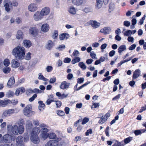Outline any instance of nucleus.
<instances>
[{
	"label": "nucleus",
	"instance_id": "60",
	"mask_svg": "<svg viewBox=\"0 0 146 146\" xmlns=\"http://www.w3.org/2000/svg\"><path fill=\"white\" fill-rule=\"evenodd\" d=\"M92 133V130L91 129H88L86 131L85 133L86 136H88L89 134H91Z\"/></svg>",
	"mask_w": 146,
	"mask_h": 146
},
{
	"label": "nucleus",
	"instance_id": "11",
	"mask_svg": "<svg viewBox=\"0 0 146 146\" xmlns=\"http://www.w3.org/2000/svg\"><path fill=\"white\" fill-rule=\"evenodd\" d=\"M89 23L93 28L94 29L98 28L100 26V23L96 21L90 20Z\"/></svg>",
	"mask_w": 146,
	"mask_h": 146
},
{
	"label": "nucleus",
	"instance_id": "29",
	"mask_svg": "<svg viewBox=\"0 0 146 146\" xmlns=\"http://www.w3.org/2000/svg\"><path fill=\"white\" fill-rule=\"evenodd\" d=\"M126 46L125 45H121L118 48V52L119 54H121L123 51L126 49Z\"/></svg>",
	"mask_w": 146,
	"mask_h": 146
},
{
	"label": "nucleus",
	"instance_id": "26",
	"mask_svg": "<svg viewBox=\"0 0 146 146\" xmlns=\"http://www.w3.org/2000/svg\"><path fill=\"white\" fill-rule=\"evenodd\" d=\"M96 8L97 9L100 8L102 5L103 2L102 0H96Z\"/></svg>",
	"mask_w": 146,
	"mask_h": 146
},
{
	"label": "nucleus",
	"instance_id": "43",
	"mask_svg": "<svg viewBox=\"0 0 146 146\" xmlns=\"http://www.w3.org/2000/svg\"><path fill=\"white\" fill-rule=\"evenodd\" d=\"M41 136L44 139H45L48 137V133H42Z\"/></svg>",
	"mask_w": 146,
	"mask_h": 146
},
{
	"label": "nucleus",
	"instance_id": "39",
	"mask_svg": "<svg viewBox=\"0 0 146 146\" xmlns=\"http://www.w3.org/2000/svg\"><path fill=\"white\" fill-rule=\"evenodd\" d=\"M11 71L10 68L7 66L5 67L3 69V72L5 74L9 73Z\"/></svg>",
	"mask_w": 146,
	"mask_h": 146
},
{
	"label": "nucleus",
	"instance_id": "56",
	"mask_svg": "<svg viewBox=\"0 0 146 146\" xmlns=\"http://www.w3.org/2000/svg\"><path fill=\"white\" fill-rule=\"evenodd\" d=\"M56 104L57 108H59L61 105V102L60 101H56Z\"/></svg>",
	"mask_w": 146,
	"mask_h": 146
},
{
	"label": "nucleus",
	"instance_id": "37",
	"mask_svg": "<svg viewBox=\"0 0 146 146\" xmlns=\"http://www.w3.org/2000/svg\"><path fill=\"white\" fill-rule=\"evenodd\" d=\"M133 137H129L124 140V141L125 144H126L129 143L133 139Z\"/></svg>",
	"mask_w": 146,
	"mask_h": 146
},
{
	"label": "nucleus",
	"instance_id": "48",
	"mask_svg": "<svg viewBox=\"0 0 146 146\" xmlns=\"http://www.w3.org/2000/svg\"><path fill=\"white\" fill-rule=\"evenodd\" d=\"M109 127L108 126L106 128L105 130V133L106 135L108 137L110 136L109 133Z\"/></svg>",
	"mask_w": 146,
	"mask_h": 146
},
{
	"label": "nucleus",
	"instance_id": "12",
	"mask_svg": "<svg viewBox=\"0 0 146 146\" xmlns=\"http://www.w3.org/2000/svg\"><path fill=\"white\" fill-rule=\"evenodd\" d=\"M38 6L34 3H32L29 4L28 6V10L31 12H34L38 9Z\"/></svg>",
	"mask_w": 146,
	"mask_h": 146
},
{
	"label": "nucleus",
	"instance_id": "40",
	"mask_svg": "<svg viewBox=\"0 0 146 146\" xmlns=\"http://www.w3.org/2000/svg\"><path fill=\"white\" fill-rule=\"evenodd\" d=\"M66 48L64 44H61L59 45L58 47L56 48V49L59 50H63Z\"/></svg>",
	"mask_w": 146,
	"mask_h": 146
},
{
	"label": "nucleus",
	"instance_id": "59",
	"mask_svg": "<svg viewBox=\"0 0 146 146\" xmlns=\"http://www.w3.org/2000/svg\"><path fill=\"white\" fill-rule=\"evenodd\" d=\"M124 144L121 143V142H118L117 141V143L113 144L112 146H123Z\"/></svg>",
	"mask_w": 146,
	"mask_h": 146
},
{
	"label": "nucleus",
	"instance_id": "14",
	"mask_svg": "<svg viewBox=\"0 0 146 146\" xmlns=\"http://www.w3.org/2000/svg\"><path fill=\"white\" fill-rule=\"evenodd\" d=\"M16 141L17 143L15 146H24L23 142V138L21 136H19L17 137Z\"/></svg>",
	"mask_w": 146,
	"mask_h": 146
},
{
	"label": "nucleus",
	"instance_id": "19",
	"mask_svg": "<svg viewBox=\"0 0 146 146\" xmlns=\"http://www.w3.org/2000/svg\"><path fill=\"white\" fill-rule=\"evenodd\" d=\"M11 64L12 67L13 68H16L20 66V63L16 60V59H13L12 60Z\"/></svg>",
	"mask_w": 146,
	"mask_h": 146
},
{
	"label": "nucleus",
	"instance_id": "8",
	"mask_svg": "<svg viewBox=\"0 0 146 146\" xmlns=\"http://www.w3.org/2000/svg\"><path fill=\"white\" fill-rule=\"evenodd\" d=\"M3 3L5 11L7 12H9L12 8L11 1L9 0H5Z\"/></svg>",
	"mask_w": 146,
	"mask_h": 146
},
{
	"label": "nucleus",
	"instance_id": "6",
	"mask_svg": "<svg viewBox=\"0 0 146 146\" xmlns=\"http://www.w3.org/2000/svg\"><path fill=\"white\" fill-rule=\"evenodd\" d=\"M15 113V110L13 109H10L6 110L3 113L2 117L5 118L9 116H10L12 114Z\"/></svg>",
	"mask_w": 146,
	"mask_h": 146
},
{
	"label": "nucleus",
	"instance_id": "1",
	"mask_svg": "<svg viewBox=\"0 0 146 146\" xmlns=\"http://www.w3.org/2000/svg\"><path fill=\"white\" fill-rule=\"evenodd\" d=\"M12 54L17 59L22 60L24 58L25 59L29 60L31 58V53L28 52L25 55V50L23 46H17L14 48L12 51Z\"/></svg>",
	"mask_w": 146,
	"mask_h": 146
},
{
	"label": "nucleus",
	"instance_id": "51",
	"mask_svg": "<svg viewBox=\"0 0 146 146\" xmlns=\"http://www.w3.org/2000/svg\"><path fill=\"white\" fill-rule=\"evenodd\" d=\"M37 96V95L36 94H34L31 98L29 99V101L30 102L33 101Z\"/></svg>",
	"mask_w": 146,
	"mask_h": 146
},
{
	"label": "nucleus",
	"instance_id": "15",
	"mask_svg": "<svg viewBox=\"0 0 146 146\" xmlns=\"http://www.w3.org/2000/svg\"><path fill=\"white\" fill-rule=\"evenodd\" d=\"M58 143L55 140H52L48 141L45 146H58Z\"/></svg>",
	"mask_w": 146,
	"mask_h": 146
},
{
	"label": "nucleus",
	"instance_id": "5",
	"mask_svg": "<svg viewBox=\"0 0 146 146\" xmlns=\"http://www.w3.org/2000/svg\"><path fill=\"white\" fill-rule=\"evenodd\" d=\"M43 17L40 12V11H38L35 12L33 16V18L35 21H38L41 20Z\"/></svg>",
	"mask_w": 146,
	"mask_h": 146
},
{
	"label": "nucleus",
	"instance_id": "22",
	"mask_svg": "<svg viewBox=\"0 0 146 146\" xmlns=\"http://www.w3.org/2000/svg\"><path fill=\"white\" fill-rule=\"evenodd\" d=\"M56 95L58 97V98L60 100H62L66 98L68 95V94H61L60 92H57L56 94Z\"/></svg>",
	"mask_w": 146,
	"mask_h": 146
},
{
	"label": "nucleus",
	"instance_id": "32",
	"mask_svg": "<svg viewBox=\"0 0 146 146\" xmlns=\"http://www.w3.org/2000/svg\"><path fill=\"white\" fill-rule=\"evenodd\" d=\"M26 125V128L28 129L32 128L33 127L32 122L30 120H28L27 121Z\"/></svg>",
	"mask_w": 146,
	"mask_h": 146
},
{
	"label": "nucleus",
	"instance_id": "33",
	"mask_svg": "<svg viewBox=\"0 0 146 146\" xmlns=\"http://www.w3.org/2000/svg\"><path fill=\"white\" fill-rule=\"evenodd\" d=\"M15 81L14 78L13 77H11L8 80L7 85L10 87L12 85L14 84Z\"/></svg>",
	"mask_w": 146,
	"mask_h": 146
},
{
	"label": "nucleus",
	"instance_id": "50",
	"mask_svg": "<svg viewBox=\"0 0 146 146\" xmlns=\"http://www.w3.org/2000/svg\"><path fill=\"white\" fill-rule=\"evenodd\" d=\"M57 113L59 115L63 116L65 115V113L63 111L58 110L57 111Z\"/></svg>",
	"mask_w": 146,
	"mask_h": 146
},
{
	"label": "nucleus",
	"instance_id": "34",
	"mask_svg": "<svg viewBox=\"0 0 146 146\" xmlns=\"http://www.w3.org/2000/svg\"><path fill=\"white\" fill-rule=\"evenodd\" d=\"M6 95L7 98L12 97L14 95V93L13 91L9 90L6 93Z\"/></svg>",
	"mask_w": 146,
	"mask_h": 146
},
{
	"label": "nucleus",
	"instance_id": "18",
	"mask_svg": "<svg viewBox=\"0 0 146 146\" xmlns=\"http://www.w3.org/2000/svg\"><path fill=\"white\" fill-rule=\"evenodd\" d=\"M141 71L139 69H137L133 72V80L137 78L140 76Z\"/></svg>",
	"mask_w": 146,
	"mask_h": 146
},
{
	"label": "nucleus",
	"instance_id": "13",
	"mask_svg": "<svg viewBox=\"0 0 146 146\" xmlns=\"http://www.w3.org/2000/svg\"><path fill=\"white\" fill-rule=\"evenodd\" d=\"M50 8L48 7H45L43 8L40 12L43 17L44 16L48 15L50 13Z\"/></svg>",
	"mask_w": 146,
	"mask_h": 146
},
{
	"label": "nucleus",
	"instance_id": "2",
	"mask_svg": "<svg viewBox=\"0 0 146 146\" xmlns=\"http://www.w3.org/2000/svg\"><path fill=\"white\" fill-rule=\"evenodd\" d=\"M7 127L8 133L11 135H17L18 133L21 134L24 131L23 126L18 122H17L13 125H8Z\"/></svg>",
	"mask_w": 146,
	"mask_h": 146
},
{
	"label": "nucleus",
	"instance_id": "31",
	"mask_svg": "<svg viewBox=\"0 0 146 146\" xmlns=\"http://www.w3.org/2000/svg\"><path fill=\"white\" fill-rule=\"evenodd\" d=\"M68 11L72 15H75L76 13V9L73 6L70 7Z\"/></svg>",
	"mask_w": 146,
	"mask_h": 146
},
{
	"label": "nucleus",
	"instance_id": "42",
	"mask_svg": "<svg viewBox=\"0 0 146 146\" xmlns=\"http://www.w3.org/2000/svg\"><path fill=\"white\" fill-rule=\"evenodd\" d=\"M10 63L9 60L8 59H5L4 61V64L5 66H8Z\"/></svg>",
	"mask_w": 146,
	"mask_h": 146
},
{
	"label": "nucleus",
	"instance_id": "20",
	"mask_svg": "<svg viewBox=\"0 0 146 146\" xmlns=\"http://www.w3.org/2000/svg\"><path fill=\"white\" fill-rule=\"evenodd\" d=\"M49 29V25L47 23L43 24L41 27V30L42 31L46 33L48 32Z\"/></svg>",
	"mask_w": 146,
	"mask_h": 146
},
{
	"label": "nucleus",
	"instance_id": "17",
	"mask_svg": "<svg viewBox=\"0 0 146 146\" xmlns=\"http://www.w3.org/2000/svg\"><path fill=\"white\" fill-rule=\"evenodd\" d=\"M111 31V29L110 27H106L101 29L100 32L103 33L104 34L107 35L109 34Z\"/></svg>",
	"mask_w": 146,
	"mask_h": 146
},
{
	"label": "nucleus",
	"instance_id": "45",
	"mask_svg": "<svg viewBox=\"0 0 146 146\" xmlns=\"http://www.w3.org/2000/svg\"><path fill=\"white\" fill-rule=\"evenodd\" d=\"M124 36H129L131 35V31L130 30H128L126 31L124 33Z\"/></svg>",
	"mask_w": 146,
	"mask_h": 146
},
{
	"label": "nucleus",
	"instance_id": "10",
	"mask_svg": "<svg viewBox=\"0 0 146 146\" xmlns=\"http://www.w3.org/2000/svg\"><path fill=\"white\" fill-rule=\"evenodd\" d=\"M30 34L33 37H35L37 35L38 29L35 27H31L29 29Z\"/></svg>",
	"mask_w": 146,
	"mask_h": 146
},
{
	"label": "nucleus",
	"instance_id": "57",
	"mask_svg": "<svg viewBox=\"0 0 146 146\" xmlns=\"http://www.w3.org/2000/svg\"><path fill=\"white\" fill-rule=\"evenodd\" d=\"M47 127L42 128L41 129L42 130V133H47L48 131V130L47 128Z\"/></svg>",
	"mask_w": 146,
	"mask_h": 146
},
{
	"label": "nucleus",
	"instance_id": "46",
	"mask_svg": "<svg viewBox=\"0 0 146 146\" xmlns=\"http://www.w3.org/2000/svg\"><path fill=\"white\" fill-rule=\"evenodd\" d=\"M77 80L78 83L81 84L83 82L84 79L83 78H80L77 79Z\"/></svg>",
	"mask_w": 146,
	"mask_h": 146
},
{
	"label": "nucleus",
	"instance_id": "9",
	"mask_svg": "<svg viewBox=\"0 0 146 146\" xmlns=\"http://www.w3.org/2000/svg\"><path fill=\"white\" fill-rule=\"evenodd\" d=\"M11 104V100L8 99L0 100V107H5Z\"/></svg>",
	"mask_w": 146,
	"mask_h": 146
},
{
	"label": "nucleus",
	"instance_id": "36",
	"mask_svg": "<svg viewBox=\"0 0 146 146\" xmlns=\"http://www.w3.org/2000/svg\"><path fill=\"white\" fill-rule=\"evenodd\" d=\"M38 78L39 80L46 81H48V79L45 78L41 73H39L38 74Z\"/></svg>",
	"mask_w": 146,
	"mask_h": 146
},
{
	"label": "nucleus",
	"instance_id": "55",
	"mask_svg": "<svg viewBox=\"0 0 146 146\" xmlns=\"http://www.w3.org/2000/svg\"><path fill=\"white\" fill-rule=\"evenodd\" d=\"M46 70L47 72H50L53 70V68L51 66H48L46 67Z\"/></svg>",
	"mask_w": 146,
	"mask_h": 146
},
{
	"label": "nucleus",
	"instance_id": "30",
	"mask_svg": "<svg viewBox=\"0 0 146 146\" xmlns=\"http://www.w3.org/2000/svg\"><path fill=\"white\" fill-rule=\"evenodd\" d=\"M38 104H39L38 109L40 111H42L45 108V105L41 101L38 102Z\"/></svg>",
	"mask_w": 146,
	"mask_h": 146
},
{
	"label": "nucleus",
	"instance_id": "7",
	"mask_svg": "<svg viewBox=\"0 0 146 146\" xmlns=\"http://www.w3.org/2000/svg\"><path fill=\"white\" fill-rule=\"evenodd\" d=\"M11 141V136L8 134H6L4 135L3 137V140L0 141L1 143H10Z\"/></svg>",
	"mask_w": 146,
	"mask_h": 146
},
{
	"label": "nucleus",
	"instance_id": "61",
	"mask_svg": "<svg viewBox=\"0 0 146 146\" xmlns=\"http://www.w3.org/2000/svg\"><path fill=\"white\" fill-rule=\"evenodd\" d=\"M15 21L17 24H19L22 22V19L21 18L17 17L15 19Z\"/></svg>",
	"mask_w": 146,
	"mask_h": 146
},
{
	"label": "nucleus",
	"instance_id": "64",
	"mask_svg": "<svg viewBox=\"0 0 146 146\" xmlns=\"http://www.w3.org/2000/svg\"><path fill=\"white\" fill-rule=\"evenodd\" d=\"M130 81L129 83V85L131 86V87H133L134 86V85L135 84V82L133 80Z\"/></svg>",
	"mask_w": 146,
	"mask_h": 146
},
{
	"label": "nucleus",
	"instance_id": "62",
	"mask_svg": "<svg viewBox=\"0 0 146 146\" xmlns=\"http://www.w3.org/2000/svg\"><path fill=\"white\" fill-rule=\"evenodd\" d=\"M84 11L86 13H88L91 11L90 8L88 7H86L84 9Z\"/></svg>",
	"mask_w": 146,
	"mask_h": 146
},
{
	"label": "nucleus",
	"instance_id": "21",
	"mask_svg": "<svg viewBox=\"0 0 146 146\" xmlns=\"http://www.w3.org/2000/svg\"><path fill=\"white\" fill-rule=\"evenodd\" d=\"M54 45L53 42L51 40H48L46 43V48L48 50H50Z\"/></svg>",
	"mask_w": 146,
	"mask_h": 146
},
{
	"label": "nucleus",
	"instance_id": "41",
	"mask_svg": "<svg viewBox=\"0 0 146 146\" xmlns=\"http://www.w3.org/2000/svg\"><path fill=\"white\" fill-rule=\"evenodd\" d=\"M48 137L50 139H55L56 137V135L54 133H50L48 134Z\"/></svg>",
	"mask_w": 146,
	"mask_h": 146
},
{
	"label": "nucleus",
	"instance_id": "25",
	"mask_svg": "<svg viewBox=\"0 0 146 146\" xmlns=\"http://www.w3.org/2000/svg\"><path fill=\"white\" fill-rule=\"evenodd\" d=\"M24 36L23 32L21 30L18 31L16 35V38L18 39H23Z\"/></svg>",
	"mask_w": 146,
	"mask_h": 146
},
{
	"label": "nucleus",
	"instance_id": "38",
	"mask_svg": "<svg viewBox=\"0 0 146 146\" xmlns=\"http://www.w3.org/2000/svg\"><path fill=\"white\" fill-rule=\"evenodd\" d=\"M78 66L83 70H85L86 66L83 62H80L78 64Z\"/></svg>",
	"mask_w": 146,
	"mask_h": 146
},
{
	"label": "nucleus",
	"instance_id": "23",
	"mask_svg": "<svg viewBox=\"0 0 146 146\" xmlns=\"http://www.w3.org/2000/svg\"><path fill=\"white\" fill-rule=\"evenodd\" d=\"M23 44L24 46L28 48L31 46L32 43L30 40H23Z\"/></svg>",
	"mask_w": 146,
	"mask_h": 146
},
{
	"label": "nucleus",
	"instance_id": "49",
	"mask_svg": "<svg viewBox=\"0 0 146 146\" xmlns=\"http://www.w3.org/2000/svg\"><path fill=\"white\" fill-rule=\"evenodd\" d=\"M58 35V31L56 30H55L54 31V34L52 35V37L53 38H55L57 37Z\"/></svg>",
	"mask_w": 146,
	"mask_h": 146
},
{
	"label": "nucleus",
	"instance_id": "24",
	"mask_svg": "<svg viewBox=\"0 0 146 146\" xmlns=\"http://www.w3.org/2000/svg\"><path fill=\"white\" fill-rule=\"evenodd\" d=\"M85 0H72V3L75 5L78 6L82 5Z\"/></svg>",
	"mask_w": 146,
	"mask_h": 146
},
{
	"label": "nucleus",
	"instance_id": "63",
	"mask_svg": "<svg viewBox=\"0 0 146 146\" xmlns=\"http://www.w3.org/2000/svg\"><path fill=\"white\" fill-rule=\"evenodd\" d=\"M26 93L27 95H29L30 94L33 93V90L31 89H29L27 91Z\"/></svg>",
	"mask_w": 146,
	"mask_h": 146
},
{
	"label": "nucleus",
	"instance_id": "35",
	"mask_svg": "<svg viewBox=\"0 0 146 146\" xmlns=\"http://www.w3.org/2000/svg\"><path fill=\"white\" fill-rule=\"evenodd\" d=\"M80 60V57H77L74 58L72 61L71 63L72 64H74L75 63L79 62Z\"/></svg>",
	"mask_w": 146,
	"mask_h": 146
},
{
	"label": "nucleus",
	"instance_id": "4",
	"mask_svg": "<svg viewBox=\"0 0 146 146\" xmlns=\"http://www.w3.org/2000/svg\"><path fill=\"white\" fill-rule=\"evenodd\" d=\"M32 106L31 105H28L24 109L23 113L25 116L29 117L31 115L30 113L31 112H34L32 111Z\"/></svg>",
	"mask_w": 146,
	"mask_h": 146
},
{
	"label": "nucleus",
	"instance_id": "54",
	"mask_svg": "<svg viewBox=\"0 0 146 146\" xmlns=\"http://www.w3.org/2000/svg\"><path fill=\"white\" fill-rule=\"evenodd\" d=\"M56 78L55 77H53L50 79L49 83L50 84H53L56 82Z\"/></svg>",
	"mask_w": 146,
	"mask_h": 146
},
{
	"label": "nucleus",
	"instance_id": "44",
	"mask_svg": "<svg viewBox=\"0 0 146 146\" xmlns=\"http://www.w3.org/2000/svg\"><path fill=\"white\" fill-rule=\"evenodd\" d=\"M90 55L92 58L95 59H97V58L96 57V55L94 51L91 52Z\"/></svg>",
	"mask_w": 146,
	"mask_h": 146
},
{
	"label": "nucleus",
	"instance_id": "53",
	"mask_svg": "<svg viewBox=\"0 0 146 146\" xmlns=\"http://www.w3.org/2000/svg\"><path fill=\"white\" fill-rule=\"evenodd\" d=\"M71 59L70 58L66 57L65 58L64 60V62L65 63H69L71 61Z\"/></svg>",
	"mask_w": 146,
	"mask_h": 146
},
{
	"label": "nucleus",
	"instance_id": "52",
	"mask_svg": "<svg viewBox=\"0 0 146 146\" xmlns=\"http://www.w3.org/2000/svg\"><path fill=\"white\" fill-rule=\"evenodd\" d=\"M130 24V22L127 21H125L123 22V25L127 27H129Z\"/></svg>",
	"mask_w": 146,
	"mask_h": 146
},
{
	"label": "nucleus",
	"instance_id": "3",
	"mask_svg": "<svg viewBox=\"0 0 146 146\" xmlns=\"http://www.w3.org/2000/svg\"><path fill=\"white\" fill-rule=\"evenodd\" d=\"M40 129L39 127H34L30 134V139L35 144L39 143L40 140L38 139V134L40 133Z\"/></svg>",
	"mask_w": 146,
	"mask_h": 146
},
{
	"label": "nucleus",
	"instance_id": "47",
	"mask_svg": "<svg viewBox=\"0 0 146 146\" xmlns=\"http://www.w3.org/2000/svg\"><path fill=\"white\" fill-rule=\"evenodd\" d=\"M89 120V118L87 117H84L82 122V125H84L86 124L87 122H88Z\"/></svg>",
	"mask_w": 146,
	"mask_h": 146
},
{
	"label": "nucleus",
	"instance_id": "28",
	"mask_svg": "<svg viewBox=\"0 0 146 146\" xmlns=\"http://www.w3.org/2000/svg\"><path fill=\"white\" fill-rule=\"evenodd\" d=\"M69 37V35L65 33L61 34L59 35L60 39L61 40H63L65 38L66 39L68 38Z\"/></svg>",
	"mask_w": 146,
	"mask_h": 146
},
{
	"label": "nucleus",
	"instance_id": "58",
	"mask_svg": "<svg viewBox=\"0 0 146 146\" xmlns=\"http://www.w3.org/2000/svg\"><path fill=\"white\" fill-rule=\"evenodd\" d=\"M79 54V52L76 50H74L73 54V55L74 56H77Z\"/></svg>",
	"mask_w": 146,
	"mask_h": 146
},
{
	"label": "nucleus",
	"instance_id": "27",
	"mask_svg": "<svg viewBox=\"0 0 146 146\" xmlns=\"http://www.w3.org/2000/svg\"><path fill=\"white\" fill-rule=\"evenodd\" d=\"M146 130L145 129H141L135 130L134 131V133L136 136L141 135L142 133L145 132Z\"/></svg>",
	"mask_w": 146,
	"mask_h": 146
},
{
	"label": "nucleus",
	"instance_id": "16",
	"mask_svg": "<svg viewBox=\"0 0 146 146\" xmlns=\"http://www.w3.org/2000/svg\"><path fill=\"white\" fill-rule=\"evenodd\" d=\"M70 85V83L66 81H63L62 82L60 86V88L62 90H65L68 89Z\"/></svg>",
	"mask_w": 146,
	"mask_h": 146
}]
</instances>
